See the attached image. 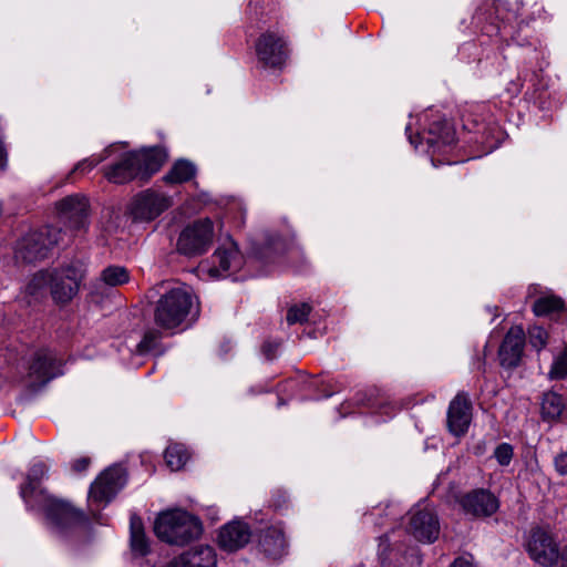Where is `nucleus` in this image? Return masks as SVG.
Masks as SVG:
<instances>
[{"mask_svg": "<svg viewBox=\"0 0 567 567\" xmlns=\"http://www.w3.org/2000/svg\"><path fill=\"white\" fill-rule=\"evenodd\" d=\"M450 567H475L472 556L456 558Z\"/></svg>", "mask_w": 567, "mask_h": 567, "instance_id": "58836bf2", "label": "nucleus"}, {"mask_svg": "<svg viewBox=\"0 0 567 567\" xmlns=\"http://www.w3.org/2000/svg\"><path fill=\"white\" fill-rule=\"evenodd\" d=\"M380 540H381V542H388L389 539H388V536H386V535H383V536H381V537H380Z\"/></svg>", "mask_w": 567, "mask_h": 567, "instance_id": "37998d69", "label": "nucleus"}, {"mask_svg": "<svg viewBox=\"0 0 567 567\" xmlns=\"http://www.w3.org/2000/svg\"><path fill=\"white\" fill-rule=\"evenodd\" d=\"M410 142H411V144H414V146H417V143H415V142L412 140V137H410Z\"/></svg>", "mask_w": 567, "mask_h": 567, "instance_id": "a18cd8bd", "label": "nucleus"}, {"mask_svg": "<svg viewBox=\"0 0 567 567\" xmlns=\"http://www.w3.org/2000/svg\"><path fill=\"white\" fill-rule=\"evenodd\" d=\"M567 377V346L564 351L554 360L549 370V378L560 380Z\"/></svg>", "mask_w": 567, "mask_h": 567, "instance_id": "72a5a7b5", "label": "nucleus"}, {"mask_svg": "<svg viewBox=\"0 0 567 567\" xmlns=\"http://www.w3.org/2000/svg\"><path fill=\"white\" fill-rule=\"evenodd\" d=\"M60 362L49 350H40L29 368V377L34 384L43 385L60 373Z\"/></svg>", "mask_w": 567, "mask_h": 567, "instance_id": "dca6fc26", "label": "nucleus"}, {"mask_svg": "<svg viewBox=\"0 0 567 567\" xmlns=\"http://www.w3.org/2000/svg\"><path fill=\"white\" fill-rule=\"evenodd\" d=\"M140 174V181L146 182L157 173L167 159L163 147L155 146L133 152Z\"/></svg>", "mask_w": 567, "mask_h": 567, "instance_id": "a211bd4d", "label": "nucleus"}, {"mask_svg": "<svg viewBox=\"0 0 567 567\" xmlns=\"http://www.w3.org/2000/svg\"><path fill=\"white\" fill-rule=\"evenodd\" d=\"M525 339V332L520 326H514L507 331L498 350L502 367L514 369L520 363Z\"/></svg>", "mask_w": 567, "mask_h": 567, "instance_id": "2eb2a0df", "label": "nucleus"}, {"mask_svg": "<svg viewBox=\"0 0 567 567\" xmlns=\"http://www.w3.org/2000/svg\"><path fill=\"white\" fill-rule=\"evenodd\" d=\"M20 495L30 507H40L47 515L59 525L81 524L85 515L70 503L49 495L43 489H38L35 482L31 478L21 486Z\"/></svg>", "mask_w": 567, "mask_h": 567, "instance_id": "f03ea898", "label": "nucleus"}, {"mask_svg": "<svg viewBox=\"0 0 567 567\" xmlns=\"http://www.w3.org/2000/svg\"><path fill=\"white\" fill-rule=\"evenodd\" d=\"M455 142V130L446 121H434L430 124L426 143L433 152H441L444 147L453 145Z\"/></svg>", "mask_w": 567, "mask_h": 567, "instance_id": "4be33fe9", "label": "nucleus"}, {"mask_svg": "<svg viewBox=\"0 0 567 567\" xmlns=\"http://www.w3.org/2000/svg\"><path fill=\"white\" fill-rule=\"evenodd\" d=\"M136 164L133 152L126 153L118 162L104 168V176L114 184H125L133 179H140Z\"/></svg>", "mask_w": 567, "mask_h": 567, "instance_id": "6ab92c4d", "label": "nucleus"}, {"mask_svg": "<svg viewBox=\"0 0 567 567\" xmlns=\"http://www.w3.org/2000/svg\"><path fill=\"white\" fill-rule=\"evenodd\" d=\"M165 461L172 471H178L189 458L188 451L182 444H172L165 450Z\"/></svg>", "mask_w": 567, "mask_h": 567, "instance_id": "c85d7f7f", "label": "nucleus"}, {"mask_svg": "<svg viewBox=\"0 0 567 567\" xmlns=\"http://www.w3.org/2000/svg\"><path fill=\"white\" fill-rule=\"evenodd\" d=\"M241 261L240 252L234 244L220 247L213 255L214 266L209 274L213 277H224L230 270L239 269Z\"/></svg>", "mask_w": 567, "mask_h": 567, "instance_id": "412c9836", "label": "nucleus"}, {"mask_svg": "<svg viewBox=\"0 0 567 567\" xmlns=\"http://www.w3.org/2000/svg\"><path fill=\"white\" fill-rule=\"evenodd\" d=\"M164 330L159 328H152L145 331L142 340L137 344V351L140 353H146L155 349L163 337Z\"/></svg>", "mask_w": 567, "mask_h": 567, "instance_id": "7c9ffc66", "label": "nucleus"}, {"mask_svg": "<svg viewBox=\"0 0 567 567\" xmlns=\"http://www.w3.org/2000/svg\"><path fill=\"white\" fill-rule=\"evenodd\" d=\"M66 229L71 236L85 233L89 227V203L79 194L66 196L56 204Z\"/></svg>", "mask_w": 567, "mask_h": 567, "instance_id": "9d476101", "label": "nucleus"}, {"mask_svg": "<svg viewBox=\"0 0 567 567\" xmlns=\"http://www.w3.org/2000/svg\"><path fill=\"white\" fill-rule=\"evenodd\" d=\"M528 339L530 346L539 351L547 344L548 333L544 328L534 326L528 330Z\"/></svg>", "mask_w": 567, "mask_h": 567, "instance_id": "f704fd0d", "label": "nucleus"}, {"mask_svg": "<svg viewBox=\"0 0 567 567\" xmlns=\"http://www.w3.org/2000/svg\"><path fill=\"white\" fill-rule=\"evenodd\" d=\"M289 52L284 32L266 30L255 42V53L262 68L281 69L289 58Z\"/></svg>", "mask_w": 567, "mask_h": 567, "instance_id": "423d86ee", "label": "nucleus"}, {"mask_svg": "<svg viewBox=\"0 0 567 567\" xmlns=\"http://www.w3.org/2000/svg\"><path fill=\"white\" fill-rule=\"evenodd\" d=\"M48 270L52 299L59 305L69 303L79 292L81 281L85 277V265L80 260H74Z\"/></svg>", "mask_w": 567, "mask_h": 567, "instance_id": "39448f33", "label": "nucleus"}, {"mask_svg": "<svg viewBox=\"0 0 567 567\" xmlns=\"http://www.w3.org/2000/svg\"><path fill=\"white\" fill-rule=\"evenodd\" d=\"M216 566V554L210 546H196L193 547L178 557L172 563L171 567H215Z\"/></svg>", "mask_w": 567, "mask_h": 567, "instance_id": "aec40b11", "label": "nucleus"}, {"mask_svg": "<svg viewBox=\"0 0 567 567\" xmlns=\"http://www.w3.org/2000/svg\"><path fill=\"white\" fill-rule=\"evenodd\" d=\"M156 536L171 545L183 546L196 538L203 532L198 518L181 509L162 513L154 524Z\"/></svg>", "mask_w": 567, "mask_h": 567, "instance_id": "7ed1b4c3", "label": "nucleus"}, {"mask_svg": "<svg viewBox=\"0 0 567 567\" xmlns=\"http://www.w3.org/2000/svg\"><path fill=\"white\" fill-rule=\"evenodd\" d=\"M525 548L536 564L544 567H551L559 560L561 551L553 534L542 527L532 528Z\"/></svg>", "mask_w": 567, "mask_h": 567, "instance_id": "6e6552de", "label": "nucleus"}, {"mask_svg": "<svg viewBox=\"0 0 567 567\" xmlns=\"http://www.w3.org/2000/svg\"><path fill=\"white\" fill-rule=\"evenodd\" d=\"M408 532L419 542L433 543L440 535V523L429 508L415 507L410 512Z\"/></svg>", "mask_w": 567, "mask_h": 567, "instance_id": "f8f14e48", "label": "nucleus"}, {"mask_svg": "<svg viewBox=\"0 0 567 567\" xmlns=\"http://www.w3.org/2000/svg\"><path fill=\"white\" fill-rule=\"evenodd\" d=\"M472 402L465 392H458L447 409V429L455 436L464 435L472 421Z\"/></svg>", "mask_w": 567, "mask_h": 567, "instance_id": "4468645a", "label": "nucleus"}, {"mask_svg": "<svg viewBox=\"0 0 567 567\" xmlns=\"http://www.w3.org/2000/svg\"><path fill=\"white\" fill-rule=\"evenodd\" d=\"M460 505L465 515L484 518L489 517L498 509V499L486 489H474L460 498Z\"/></svg>", "mask_w": 567, "mask_h": 567, "instance_id": "ddd939ff", "label": "nucleus"}, {"mask_svg": "<svg viewBox=\"0 0 567 567\" xmlns=\"http://www.w3.org/2000/svg\"><path fill=\"white\" fill-rule=\"evenodd\" d=\"M196 166L187 159H178L163 177L166 184H182L196 175Z\"/></svg>", "mask_w": 567, "mask_h": 567, "instance_id": "a878e982", "label": "nucleus"}, {"mask_svg": "<svg viewBox=\"0 0 567 567\" xmlns=\"http://www.w3.org/2000/svg\"><path fill=\"white\" fill-rule=\"evenodd\" d=\"M514 455V451L511 444L502 443L499 444L494 452V456L497 460V462L506 466L511 463Z\"/></svg>", "mask_w": 567, "mask_h": 567, "instance_id": "c9c22d12", "label": "nucleus"}, {"mask_svg": "<svg viewBox=\"0 0 567 567\" xmlns=\"http://www.w3.org/2000/svg\"><path fill=\"white\" fill-rule=\"evenodd\" d=\"M410 142H411V144H414V146H417V143H415V142L412 140V137H410Z\"/></svg>", "mask_w": 567, "mask_h": 567, "instance_id": "c03bdc74", "label": "nucleus"}, {"mask_svg": "<svg viewBox=\"0 0 567 567\" xmlns=\"http://www.w3.org/2000/svg\"><path fill=\"white\" fill-rule=\"evenodd\" d=\"M533 311L536 316H551L555 320L567 321V308L560 297L549 295L539 297L533 305Z\"/></svg>", "mask_w": 567, "mask_h": 567, "instance_id": "5701e85b", "label": "nucleus"}, {"mask_svg": "<svg viewBox=\"0 0 567 567\" xmlns=\"http://www.w3.org/2000/svg\"><path fill=\"white\" fill-rule=\"evenodd\" d=\"M259 4H266L265 0H255V6L257 7Z\"/></svg>", "mask_w": 567, "mask_h": 567, "instance_id": "79ce46f5", "label": "nucleus"}, {"mask_svg": "<svg viewBox=\"0 0 567 567\" xmlns=\"http://www.w3.org/2000/svg\"><path fill=\"white\" fill-rule=\"evenodd\" d=\"M554 466L560 476H567V452H561L555 456Z\"/></svg>", "mask_w": 567, "mask_h": 567, "instance_id": "e433bc0d", "label": "nucleus"}, {"mask_svg": "<svg viewBox=\"0 0 567 567\" xmlns=\"http://www.w3.org/2000/svg\"><path fill=\"white\" fill-rule=\"evenodd\" d=\"M172 206L169 196L146 189L137 194L131 205L130 214L134 221H152Z\"/></svg>", "mask_w": 567, "mask_h": 567, "instance_id": "1a4fd4ad", "label": "nucleus"}, {"mask_svg": "<svg viewBox=\"0 0 567 567\" xmlns=\"http://www.w3.org/2000/svg\"><path fill=\"white\" fill-rule=\"evenodd\" d=\"M146 298L153 303L154 324L172 334L199 316L197 297L187 285L161 281L150 288Z\"/></svg>", "mask_w": 567, "mask_h": 567, "instance_id": "f257e3e1", "label": "nucleus"}, {"mask_svg": "<svg viewBox=\"0 0 567 567\" xmlns=\"http://www.w3.org/2000/svg\"><path fill=\"white\" fill-rule=\"evenodd\" d=\"M214 238V225L210 219H199L186 226L177 239V251L195 257L208 250Z\"/></svg>", "mask_w": 567, "mask_h": 567, "instance_id": "0eeeda50", "label": "nucleus"}, {"mask_svg": "<svg viewBox=\"0 0 567 567\" xmlns=\"http://www.w3.org/2000/svg\"><path fill=\"white\" fill-rule=\"evenodd\" d=\"M49 279L50 274L48 269L38 271L32 276L24 290L27 297L30 298L29 303H31L32 300H39L45 296L47 288L50 287Z\"/></svg>", "mask_w": 567, "mask_h": 567, "instance_id": "cd10ccee", "label": "nucleus"}, {"mask_svg": "<svg viewBox=\"0 0 567 567\" xmlns=\"http://www.w3.org/2000/svg\"><path fill=\"white\" fill-rule=\"evenodd\" d=\"M278 347H279V343L268 342V343L264 344L262 351L268 359H274Z\"/></svg>", "mask_w": 567, "mask_h": 567, "instance_id": "ea45409f", "label": "nucleus"}, {"mask_svg": "<svg viewBox=\"0 0 567 567\" xmlns=\"http://www.w3.org/2000/svg\"><path fill=\"white\" fill-rule=\"evenodd\" d=\"M311 309V306L306 302L291 306L288 309L286 317L288 324L303 323L307 321Z\"/></svg>", "mask_w": 567, "mask_h": 567, "instance_id": "2f4dec72", "label": "nucleus"}, {"mask_svg": "<svg viewBox=\"0 0 567 567\" xmlns=\"http://www.w3.org/2000/svg\"><path fill=\"white\" fill-rule=\"evenodd\" d=\"M91 464V458L87 456H82L74 460L71 464V467L76 473H82L89 468Z\"/></svg>", "mask_w": 567, "mask_h": 567, "instance_id": "4c0bfd02", "label": "nucleus"}, {"mask_svg": "<svg viewBox=\"0 0 567 567\" xmlns=\"http://www.w3.org/2000/svg\"><path fill=\"white\" fill-rule=\"evenodd\" d=\"M66 231L53 226H45L25 234L16 246V260L23 264H33L47 258L53 247L64 243Z\"/></svg>", "mask_w": 567, "mask_h": 567, "instance_id": "20e7f679", "label": "nucleus"}, {"mask_svg": "<svg viewBox=\"0 0 567 567\" xmlns=\"http://www.w3.org/2000/svg\"><path fill=\"white\" fill-rule=\"evenodd\" d=\"M251 532L241 520H233L224 525L218 534V545L227 551H236L249 543Z\"/></svg>", "mask_w": 567, "mask_h": 567, "instance_id": "f3484780", "label": "nucleus"}, {"mask_svg": "<svg viewBox=\"0 0 567 567\" xmlns=\"http://www.w3.org/2000/svg\"><path fill=\"white\" fill-rule=\"evenodd\" d=\"M558 561L560 563L559 567H567V545L561 550V555Z\"/></svg>", "mask_w": 567, "mask_h": 567, "instance_id": "a19ab883", "label": "nucleus"}, {"mask_svg": "<svg viewBox=\"0 0 567 567\" xmlns=\"http://www.w3.org/2000/svg\"><path fill=\"white\" fill-rule=\"evenodd\" d=\"M259 545L262 553L272 559L280 558L287 548L285 534L277 527L268 528L260 537Z\"/></svg>", "mask_w": 567, "mask_h": 567, "instance_id": "b1692460", "label": "nucleus"}, {"mask_svg": "<svg viewBox=\"0 0 567 567\" xmlns=\"http://www.w3.org/2000/svg\"><path fill=\"white\" fill-rule=\"evenodd\" d=\"M109 155H110V150L106 148L100 155H93L89 158L81 161L80 163H78L75 165V167L72 171V174H75V173L85 174V173L92 171L96 165H99L101 162L106 159L109 157Z\"/></svg>", "mask_w": 567, "mask_h": 567, "instance_id": "473e14b6", "label": "nucleus"}, {"mask_svg": "<svg viewBox=\"0 0 567 567\" xmlns=\"http://www.w3.org/2000/svg\"><path fill=\"white\" fill-rule=\"evenodd\" d=\"M131 549L135 556L143 557L150 553V543L144 532L142 519L133 515L131 517Z\"/></svg>", "mask_w": 567, "mask_h": 567, "instance_id": "393cba45", "label": "nucleus"}, {"mask_svg": "<svg viewBox=\"0 0 567 567\" xmlns=\"http://www.w3.org/2000/svg\"><path fill=\"white\" fill-rule=\"evenodd\" d=\"M542 416L545 421H556L565 410L563 396L556 392H546L542 401Z\"/></svg>", "mask_w": 567, "mask_h": 567, "instance_id": "bb28decb", "label": "nucleus"}, {"mask_svg": "<svg viewBox=\"0 0 567 567\" xmlns=\"http://www.w3.org/2000/svg\"><path fill=\"white\" fill-rule=\"evenodd\" d=\"M126 483V472L120 465L104 470L91 484L89 497L95 503L107 504Z\"/></svg>", "mask_w": 567, "mask_h": 567, "instance_id": "9b49d317", "label": "nucleus"}, {"mask_svg": "<svg viewBox=\"0 0 567 567\" xmlns=\"http://www.w3.org/2000/svg\"><path fill=\"white\" fill-rule=\"evenodd\" d=\"M101 280L111 287L121 286L130 280V274L124 267L109 266L101 272Z\"/></svg>", "mask_w": 567, "mask_h": 567, "instance_id": "c756f323", "label": "nucleus"}]
</instances>
